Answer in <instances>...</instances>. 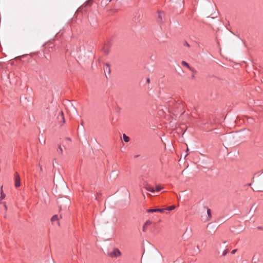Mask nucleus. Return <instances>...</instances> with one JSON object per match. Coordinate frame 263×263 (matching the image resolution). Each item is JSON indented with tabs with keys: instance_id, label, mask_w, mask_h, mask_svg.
<instances>
[{
	"instance_id": "ddd939ff",
	"label": "nucleus",
	"mask_w": 263,
	"mask_h": 263,
	"mask_svg": "<svg viewBox=\"0 0 263 263\" xmlns=\"http://www.w3.org/2000/svg\"><path fill=\"white\" fill-rule=\"evenodd\" d=\"M162 189V187L160 185L156 186V191L157 192H159Z\"/></svg>"
},
{
	"instance_id": "f3484780",
	"label": "nucleus",
	"mask_w": 263,
	"mask_h": 263,
	"mask_svg": "<svg viewBox=\"0 0 263 263\" xmlns=\"http://www.w3.org/2000/svg\"><path fill=\"white\" fill-rule=\"evenodd\" d=\"M4 203V208H5V209L6 210H7V205H6V203H5V202H4V203Z\"/></svg>"
},
{
	"instance_id": "9b49d317",
	"label": "nucleus",
	"mask_w": 263,
	"mask_h": 263,
	"mask_svg": "<svg viewBox=\"0 0 263 263\" xmlns=\"http://www.w3.org/2000/svg\"><path fill=\"white\" fill-rule=\"evenodd\" d=\"M5 196H6V195L4 194V193H1V197H0V201H2V200H3L5 198Z\"/></svg>"
},
{
	"instance_id": "0eeeda50",
	"label": "nucleus",
	"mask_w": 263,
	"mask_h": 263,
	"mask_svg": "<svg viewBox=\"0 0 263 263\" xmlns=\"http://www.w3.org/2000/svg\"><path fill=\"white\" fill-rule=\"evenodd\" d=\"M59 218L57 215H53L51 219L52 222H54V221H59Z\"/></svg>"
},
{
	"instance_id": "4be33fe9",
	"label": "nucleus",
	"mask_w": 263,
	"mask_h": 263,
	"mask_svg": "<svg viewBox=\"0 0 263 263\" xmlns=\"http://www.w3.org/2000/svg\"><path fill=\"white\" fill-rule=\"evenodd\" d=\"M146 81H147V82L148 83H149V82H150V80H149V79H147V80H146Z\"/></svg>"
},
{
	"instance_id": "b1692460",
	"label": "nucleus",
	"mask_w": 263,
	"mask_h": 263,
	"mask_svg": "<svg viewBox=\"0 0 263 263\" xmlns=\"http://www.w3.org/2000/svg\"><path fill=\"white\" fill-rule=\"evenodd\" d=\"M0 203H1V201H0Z\"/></svg>"
},
{
	"instance_id": "aec40b11",
	"label": "nucleus",
	"mask_w": 263,
	"mask_h": 263,
	"mask_svg": "<svg viewBox=\"0 0 263 263\" xmlns=\"http://www.w3.org/2000/svg\"><path fill=\"white\" fill-rule=\"evenodd\" d=\"M1 193H4L3 189V186H2L1 187Z\"/></svg>"
},
{
	"instance_id": "dca6fc26",
	"label": "nucleus",
	"mask_w": 263,
	"mask_h": 263,
	"mask_svg": "<svg viewBox=\"0 0 263 263\" xmlns=\"http://www.w3.org/2000/svg\"><path fill=\"white\" fill-rule=\"evenodd\" d=\"M59 150H60V151L61 153V154H63V149H62V147H61V146H60V147H59Z\"/></svg>"
},
{
	"instance_id": "a211bd4d",
	"label": "nucleus",
	"mask_w": 263,
	"mask_h": 263,
	"mask_svg": "<svg viewBox=\"0 0 263 263\" xmlns=\"http://www.w3.org/2000/svg\"><path fill=\"white\" fill-rule=\"evenodd\" d=\"M184 45L187 46V47H190V45L187 42L185 43Z\"/></svg>"
},
{
	"instance_id": "423d86ee",
	"label": "nucleus",
	"mask_w": 263,
	"mask_h": 263,
	"mask_svg": "<svg viewBox=\"0 0 263 263\" xmlns=\"http://www.w3.org/2000/svg\"><path fill=\"white\" fill-rule=\"evenodd\" d=\"M104 69L105 70V72H107L108 74L110 73V66L108 64H106L104 67Z\"/></svg>"
},
{
	"instance_id": "1a4fd4ad",
	"label": "nucleus",
	"mask_w": 263,
	"mask_h": 263,
	"mask_svg": "<svg viewBox=\"0 0 263 263\" xmlns=\"http://www.w3.org/2000/svg\"><path fill=\"white\" fill-rule=\"evenodd\" d=\"M123 139L125 142H128L129 141V138L125 134L123 135Z\"/></svg>"
},
{
	"instance_id": "6ab92c4d",
	"label": "nucleus",
	"mask_w": 263,
	"mask_h": 263,
	"mask_svg": "<svg viewBox=\"0 0 263 263\" xmlns=\"http://www.w3.org/2000/svg\"><path fill=\"white\" fill-rule=\"evenodd\" d=\"M236 252V250H233L232 251L231 253H232V254H235Z\"/></svg>"
},
{
	"instance_id": "f8f14e48",
	"label": "nucleus",
	"mask_w": 263,
	"mask_h": 263,
	"mask_svg": "<svg viewBox=\"0 0 263 263\" xmlns=\"http://www.w3.org/2000/svg\"><path fill=\"white\" fill-rule=\"evenodd\" d=\"M175 205H172V206H169L168 208L166 209L165 210H168V211H172V210L175 209Z\"/></svg>"
},
{
	"instance_id": "f03ea898",
	"label": "nucleus",
	"mask_w": 263,
	"mask_h": 263,
	"mask_svg": "<svg viewBox=\"0 0 263 263\" xmlns=\"http://www.w3.org/2000/svg\"><path fill=\"white\" fill-rule=\"evenodd\" d=\"M21 185L20 177L17 173L15 175V186L19 187Z\"/></svg>"
},
{
	"instance_id": "6e6552de",
	"label": "nucleus",
	"mask_w": 263,
	"mask_h": 263,
	"mask_svg": "<svg viewBox=\"0 0 263 263\" xmlns=\"http://www.w3.org/2000/svg\"><path fill=\"white\" fill-rule=\"evenodd\" d=\"M181 64L183 66H186L187 68H188L191 70H192V68L189 66L188 63L187 62H186L185 61H182Z\"/></svg>"
},
{
	"instance_id": "9d476101",
	"label": "nucleus",
	"mask_w": 263,
	"mask_h": 263,
	"mask_svg": "<svg viewBox=\"0 0 263 263\" xmlns=\"http://www.w3.org/2000/svg\"><path fill=\"white\" fill-rule=\"evenodd\" d=\"M207 214L208 215V217H209V218L208 219V220H210L211 217V210L210 209H207Z\"/></svg>"
},
{
	"instance_id": "412c9836",
	"label": "nucleus",
	"mask_w": 263,
	"mask_h": 263,
	"mask_svg": "<svg viewBox=\"0 0 263 263\" xmlns=\"http://www.w3.org/2000/svg\"><path fill=\"white\" fill-rule=\"evenodd\" d=\"M146 227V226H145V224H144L143 227V231H145V227Z\"/></svg>"
},
{
	"instance_id": "39448f33",
	"label": "nucleus",
	"mask_w": 263,
	"mask_h": 263,
	"mask_svg": "<svg viewBox=\"0 0 263 263\" xmlns=\"http://www.w3.org/2000/svg\"><path fill=\"white\" fill-rule=\"evenodd\" d=\"M164 210V209H148L147 210V212L148 213L162 212Z\"/></svg>"
},
{
	"instance_id": "f257e3e1",
	"label": "nucleus",
	"mask_w": 263,
	"mask_h": 263,
	"mask_svg": "<svg viewBox=\"0 0 263 263\" xmlns=\"http://www.w3.org/2000/svg\"><path fill=\"white\" fill-rule=\"evenodd\" d=\"M121 255L120 251L117 248H114L112 251L109 253V256L111 257H118Z\"/></svg>"
},
{
	"instance_id": "2eb2a0df",
	"label": "nucleus",
	"mask_w": 263,
	"mask_h": 263,
	"mask_svg": "<svg viewBox=\"0 0 263 263\" xmlns=\"http://www.w3.org/2000/svg\"><path fill=\"white\" fill-rule=\"evenodd\" d=\"M228 250L227 249L225 250L223 252V253H222V255H223V256L226 255L227 254V253H228Z\"/></svg>"
},
{
	"instance_id": "5701e85b",
	"label": "nucleus",
	"mask_w": 263,
	"mask_h": 263,
	"mask_svg": "<svg viewBox=\"0 0 263 263\" xmlns=\"http://www.w3.org/2000/svg\"><path fill=\"white\" fill-rule=\"evenodd\" d=\"M257 229H259V230H262V228L260 227H258Z\"/></svg>"
},
{
	"instance_id": "20e7f679",
	"label": "nucleus",
	"mask_w": 263,
	"mask_h": 263,
	"mask_svg": "<svg viewBox=\"0 0 263 263\" xmlns=\"http://www.w3.org/2000/svg\"><path fill=\"white\" fill-rule=\"evenodd\" d=\"M144 188L147 191L151 192L152 193H154L155 191V190L154 188L153 187V186H152V185H151V184H148V183H146L144 185Z\"/></svg>"
},
{
	"instance_id": "7ed1b4c3",
	"label": "nucleus",
	"mask_w": 263,
	"mask_h": 263,
	"mask_svg": "<svg viewBox=\"0 0 263 263\" xmlns=\"http://www.w3.org/2000/svg\"><path fill=\"white\" fill-rule=\"evenodd\" d=\"M58 118L61 125H62L65 122L63 112L62 111L60 112V115L58 116Z\"/></svg>"
},
{
	"instance_id": "4468645a",
	"label": "nucleus",
	"mask_w": 263,
	"mask_h": 263,
	"mask_svg": "<svg viewBox=\"0 0 263 263\" xmlns=\"http://www.w3.org/2000/svg\"><path fill=\"white\" fill-rule=\"evenodd\" d=\"M151 223V222L149 221V220H147L145 222V223H144L145 226H148Z\"/></svg>"
}]
</instances>
